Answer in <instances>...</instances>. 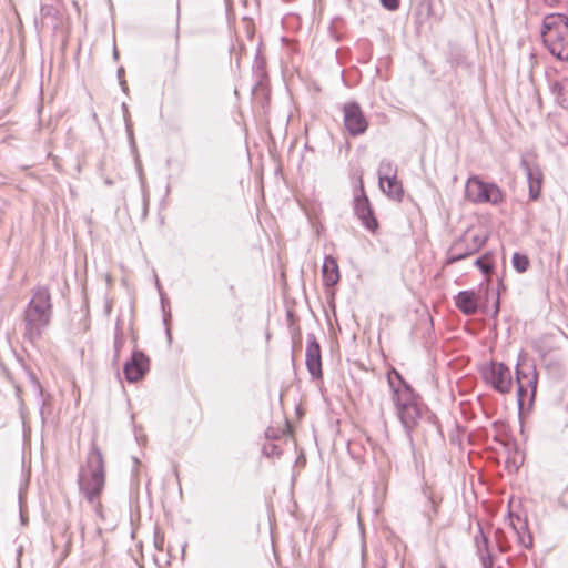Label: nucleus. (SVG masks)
<instances>
[{"instance_id":"2f4dec72","label":"nucleus","mask_w":568,"mask_h":568,"mask_svg":"<svg viewBox=\"0 0 568 568\" xmlns=\"http://www.w3.org/2000/svg\"><path fill=\"white\" fill-rule=\"evenodd\" d=\"M113 57H114V59H118V58H119V53H118L116 48H115V49H114V51H113Z\"/></svg>"},{"instance_id":"c85d7f7f","label":"nucleus","mask_w":568,"mask_h":568,"mask_svg":"<svg viewBox=\"0 0 568 568\" xmlns=\"http://www.w3.org/2000/svg\"><path fill=\"white\" fill-rule=\"evenodd\" d=\"M40 11L42 17L53 16L55 13V8L53 6L43 4L41 6Z\"/></svg>"},{"instance_id":"9d476101","label":"nucleus","mask_w":568,"mask_h":568,"mask_svg":"<svg viewBox=\"0 0 568 568\" xmlns=\"http://www.w3.org/2000/svg\"><path fill=\"white\" fill-rule=\"evenodd\" d=\"M520 165L524 169L527 176L529 197L530 200L536 201L539 199L541 193L542 172L538 166L532 165L527 156L521 158Z\"/></svg>"},{"instance_id":"f257e3e1","label":"nucleus","mask_w":568,"mask_h":568,"mask_svg":"<svg viewBox=\"0 0 568 568\" xmlns=\"http://www.w3.org/2000/svg\"><path fill=\"white\" fill-rule=\"evenodd\" d=\"M53 315L50 290L37 286L31 291V298L23 311V337L36 345L47 332Z\"/></svg>"},{"instance_id":"a211bd4d","label":"nucleus","mask_w":568,"mask_h":568,"mask_svg":"<svg viewBox=\"0 0 568 568\" xmlns=\"http://www.w3.org/2000/svg\"><path fill=\"white\" fill-rule=\"evenodd\" d=\"M322 277L325 286H334L339 281V268L336 260L328 255L325 256L322 266Z\"/></svg>"},{"instance_id":"dca6fc26","label":"nucleus","mask_w":568,"mask_h":568,"mask_svg":"<svg viewBox=\"0 0 568 568\" xmlns=\"http://www.w3.org/2000/svg\"><path fill=\"white\" fill-rule=\"evenodd\" d=\"M516 519L517 523L511 520L510 526L517 536V544L526 549H531L534 547V539L529 531L527 520H523L520 517Z\"/></svg>"},{"instance_id":"f8f14e48","label":"nucleus","mask_w":568,"mask_h":568,"mask_svg":"<svg viewBox=\"0 0 568 568\" xmlns=\"http://www.w3.org/2000/svg\"><path fill=\"white\" fill-rule=\"evenodd\" d=\"M527 368L528 372H525L520 368L519 364L516 366L517 395L519 403H521L523 398L526 396L528 387H531L534 394L537 386V374L535 367L528 366Z\"/></svg>"},{"instance_id":"f03ea898","label":"nucleus","mask_w":568,"mask_h":568,"mask_svg":"<svg viewBox=\"0 0 568 568\" xmlns=\"http://www.w3.org/2000/svg\"><path fill=\"white\" fill-rule=\"evenodd\" d=\"M80 493L94 507L100 505L99 498L104 488V459L101 449L92 443L87 456L85 466L81 467L78 476Z\"/></svg>"},{"instance_id":"423d86ee","label":"nucleus","mask_w":568,"mask_h":568,"mask_svg":"<svg viewBox=\"0 0 568 568\" xmlns=\"http://www.w3.org/2000/svg\"><path fill=\"white\" fill-rule=\"evenodd\" d=\"M483 377L496 392L507 394L513 387L510 368L504 363L491 362L483 371Z\"/></svg>"},{"instance_id":"4be33fe9","label":"nucleus","mask_w":568,"mask_h":568,"mask_svg":"<svg viewBox=\"0 0 568 568\" xmlns=\"http://www.w3.org/2000/svg\"><path fill=\"white\" fill-rule=\"evenodd\" d=\"M417 2L415 13L417 20L422 23L432 16V0H415Z\"/></svg>"},{"instance_id":"39448f33","label":"nucleus","mask_w":568,"mask_h":568,"mask_svg":"<svg viewBox=\"0 0 568 568\" xmlns=\"http://www.w3.org/2000/svg\"><path fill=\"white\" fill-rule=\"evenodd\" d=\"M353 210L366 230L375 232L378 229V222L374 215L371 202L365 193L362 176L358 179V186L354 192Z\"/></svg>"},{"instance_id":"473e14b6","label":"nucleus","mask_w":568,"mask_h":568,"mask_svg":"<svg viewBox=\"0 0 568 568\" xmlns=\"http://www.w3.org/2000/svg\"><path fill=\"white\" fill-rule=\"evenodd\" d=\"M545 1H546L547 3H549V4H551V6L556 2V0H545Z\"/></svg>"},{"instance_id":"ddd939ff","label":"nucleus","mask_w":568,"mask_h":568,"mask_svg":"<svg viewBox=\"0 0 568 568\" xmlns=\"http://www.w3.org/2000/svg\"><path fill=\"white\" fill-rule=\"evenodd\" d=\"M396 414L406 432H410L417 425V422L422 416V407L419 402H417L413 405L399 408L396 410Z\"/></svg>"},{"instance_id":"bb28decb","label":"nucleus","mask_w":568,"mask_h":568,"mask_svg":"<svg viewBox=\"0 0 568 568\" xmlns=\"http://www.w3.org/2000/svg\"><path fill=\"white\" fill-rule=\"evenodd\" d=\"M559 95L561 99V103H566L568 105V78L562 79L559 87Z\"/></svg>"},{"instance_id":"c756f323","label":"nucleus","mask_w":568,"mask_h":568,"mask_svg":"<svg viewBox=\"0 0 568 568\" xmlns=\"http://www.w3.org/2000/svg\"><path fill=\"white\" fill-rule=\"evenodd\" d=\"M498 548L500 552H508L510 550V546L507 542L501 541H499Z\"/></svg>"},{"instance_id":"20e7f679","label":"nucleus","mask_w":568,"mask_h":568,"mask_svg":"<svg viewBox=\"0 0 568 568\" xmlns=\"http://www.w3.org/2000/svg\"><path fill=\"white\" fill-rule=\"evenodd\" d=\"M465 194L474 203L498 204L503 201V192L495 183H486L477 176L467 180Z\"/></svg>"},{"instance_id":"a878e982","label":"nucleus","mask_w":568,"mask_h":568,"mask_svg":"<svg viewBox=\"0 0 568 568\" xmlns=\"http://www.w3.org/2000/svg\"><path fill=\"white\" fill-rule=\"evenodd\" d=\"M179 43L176 42L170 60V68L173 74H176L179 70Z\"/></svg>"},{"instance_id":"f3484780","label":"nucleus","mask_w":568,"mask_h":568,"mask_svg":"<svg viewBox=\"0 0 568 568\" xmlns=\"http://www.w3.org/2000/svg\"><path fill=\"white\" fill-rule=\"evenodd\" d=\"M475 545L483 568H493V557L489 552L488 538L481 528H479L475 536Z\"/></svg>"},{"instance_id":"7ed1b4c3","label":"nucleus","mask_w":568,"mask_h":568,"mask_svg":"<svg viewBox=\"0 0 568 568\" xmlns=\"http://www.w3.org/2000/svg\"><path fill=\"white\" fill-rule=\"evenodd\" d=\"M542 42L549 53L561 61H568V16L549 13L541 26Z\"/></svg>"},{"instance_id":"0eeeda50","label":"nucleus","mask_w":568,"mask_h":568,"mask_svg":"<svg viewBox=\"0 0 568 568\" xmlns=\"http://www.w3.org/2000/svg\"><path fill=\"white\" fill-rule=\"evenodd\" d=\"M344 125L349 135L357 136L366 132L368 121L357 102H348L343 106Z\"/></svg>"},{"instance_id":"2eb2a0df","label":"nucleus","mask_w":568,"mask_h":568,"mask_svg":"<svg viewBox=\"0 0 568 568\" xmlns=\"http://www.w3.org/2000/svg\"><path fill=\"white\" fill-rule=\"evenodd\" d=\"M455 304L465 315H473L478 310V300L474 291H460L455 297Z\"/></svg>"},{"instance_id":"7c9ffc66","label":"nucleus","mask_w":568,"mask_h":568,"mask_svg":"<svg viewBox=\"0 0 568 568\" xmlns=\"http://www.w3.org/2000/svg\"><path fill=\"white\" fill-rule=\"evenodd\" d=\"M498 310H499V297L497 296L496 303H495V313H498Z\"/></svg>"},{"instance_id":"5701e85b","label":"nucleus","mask_w":568,"mask_h":568,"mask_svg":"<svg viewBox=\"0 0 568 568\" xmlns=\"http://www.w3.org/2000/svg\"><path fill=\"white\" fill-rule=\"evenodd\" d=\"M511 263H513L514 268L518 273H524L529 267V258L526 255L520 254V253H514Z\"/></svg>"},{"instance_id":"cd10ccee","label":"nucleus","mask_w":568,"mask_h":568,"mask_svg":"<svg viewBox=\"0 0 568 568\" xmlns=\"http://www.w3.org/2000/svg\"><path fill=\"white\" fill-rule=\"evenodd\" d=\"M381 3L389 11H395L399 8V0H381Z\"/></svg>"},{"instance_id":"9b49d317","label":"nucleus","mask_w":568,"mask_h":568,"mask_svg":"<svg viewBox=\"0 0 568 568\" xmlns=\"http://www.w3.org/2000/svg\"><path fill=\"white\" fill-rule=\"evenodd\" d=\"M396 376L400 384L398 387H395L394 383L389 381V385L393 389L392 399L394 402L396 410L419 402L418 396L415 394L413 388L403 381L402 376L399 374H397Z\"/></svg>"},{"instance_id":"1a4fd4ad","label":"nucleus","mask_w":568,"mask_h":568,"mask_svg":"<svg viewBox=\"0 0 568 568\" xmlns=\"http://www.w3.org/2000/svg\"><path fill=\"white\" fill-rule=\"evenodd\" d=\"M149 369V358L141 351H134L131 359L124 364L123 372L128 382L140 381Z\"/></svg>"},{"instance_id":"b1692460","label":"nucleus","mask_w":568,"mask_h":568,"mask_svg":"<svg viewBox=\"0 0 568 568\" xmlns=\"http://www.w3.org/2000/svg\"><path fill=\"white\" fill-rule=\"evenodd\" d=\"M474 265L477 266L486 275L493 272V263L490 255L488 254H485L475 260Z\"/></svg>"},{"instance_id":"6e6552de","label":"nucleus","mask_w":568,"mask_h":568,"mask_svg":"<svg viewBox=\"0 0 568 568\" xmlns=\"http://www.w3.org/2000/svg\"><path fill=\"white\" fill-rule=\"evenodd\" d=\"M305 364L308 373L313 378H321L322 372V355L321 346L314 334L307 335V345L305 351Z\"/></svg>"},{"instance_id":"aec40b11","label":"nucleus","mask_w":568,"mask_h":568,"mask_svg":"<svg viewBox=\"0 0 568 568\" xmlns=\"http://www.w3.org/2000/svg\"><path fill=\"white\" fill-rule=\"evenodd\" d=\"M389 199L395 201H402L404 195V190L400 181H398L397 175L390 176L385 180L384 189H381Z\"/></svg>"},{"instance_id":"4468645a","label":"nucleus","mask_w":568,"mask_h":568,"mask_svg":"<svg viewBox=\"0 0 568 568\" xmlns=\"http://www.w3.org/2000/svg\"><path fill=\"white\" fill-rule=\"evenodd\" d=\"M468 245H469V235L464 234L462 237L456 240L452 246L448 250L447 253V263H456L458 261H462L474 253L468 252Z\"/></svg>"},{"instance_id":"72a5a7b5","label":"nucleus","mask_w":568,"mask_h":568,"mask_svg":"<svg viewBox=\"0 0 568 568\" xmlns=\"http://www.w3.org/2000/svg\"><path fill=\"white\" fill-rule=\"evenodd\" d=\"M123 71H124V70H123V68H120V69L118 70V74H119V77L123 73Z\"/></svg>"},{"instance_id":"393cba45","label":"nucleus","mask_w":568,"mask_h":568,"mask_svg":"<svg viewBox=\"0 0 568 568\" xmlns=\"http://www.w3.org/2000/svg\"><path fill=\"white\" fill-rule=\"evenodd\" d=\"M486 243V237L481 235L469 236L468 252L477 253Z\"/></svg>"},{"instance_id":"6ab92c4d","label":"nucleus","mask_w":568,"mask_h":568,"mask_svg":"<svg viewBox=\"0 0 568 568\" xmlns=\"http://www.w3.org/2000/svg\"><path fill=\"white\" fill-rule=\"evenodd\" d=\"M423 495L426 498L424 515L426 516L428 524H432L438 514L439 501L436 499L433 489L428 486L423 487Z\"/></svg>"},{"instance_id":"412c9836","label":"nucleus","mask_w":568,"mask_h":568,"mask_svg":"<svg viewBox=\"0 0 568 568\" xmlns=\"http://www.w3.org/2000/svg\"><path fill=\"white\" fill-rule=\"evenodd\" d=\"M377 175L379 187L384 189L385 180L389 179L390 176L397 175V166L393 163V161L388 159H383L379 162Z\"/></svg>"}]
</instances>
